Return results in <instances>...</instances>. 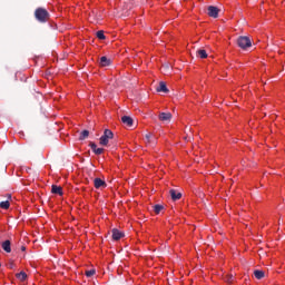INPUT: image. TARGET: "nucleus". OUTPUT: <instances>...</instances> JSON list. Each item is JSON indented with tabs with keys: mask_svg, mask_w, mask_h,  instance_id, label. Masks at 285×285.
<instances>
[{
	"mask_svg": "<svg viewBox=\"0 0 285 285\" xmlns=\"http://www.w3.org/2000/svg\"><path fill=\"white\" fill-rule=\"evenodd\" d=\"M104 148H96L94 153L95 155H104Z\"/></svg>",
	"mask_w": 285,
	"mask_h": 285,
	"instance_id": "22",
	"label": "nucleus"
},
{
	"mask_svg": "<svg viewBox=\"0 0 285 285\" xmlns=\"http://www.w3.org/2000/svg\"><path fill=\"white\" fill-rule=\"evenodd\" d=\"M9 268L12 271V268H14V263H10Z\"/></svg>",
	"mask_w": 285,
	"mask_h": 285,
	"instance_id": "25",
	"label": "nucleus"
},
{
	"mask_svg": "<svg viewBox=\"0 0 285 285\" xmlns=\"http://www.w3.org/2000/svg\"><path fill=\"white\" fill-rule=\"evenodd\" d=\"M237 46L238 48H242V50H248V48L253 46V42L249 37L240 36L237 39Z\"/></svg>",
	"mask_w": 285,
	"mask_h": 285,
	"instance_id": "2",
	"label": "nucleus"
},
{
	"mask_svg": "<svg viewBox=\"0 0 285 285\" xmlns=\"http://www.w3.org/2000/svg\"><path fill=\"white\" fill-rule=\"evenodd\" d=\"M89 146H90L91 150L95 153V150L97 148V144L90 142Z\"/></svg>",
	"mask_w": 285,
	"mask_h": 285,
	"instance_id": "23",
	"label": "nucleus"
},
{
	"mask_svg": "<svg viewBox=\"0 0 285 285\" xmlns=\"http://www.w3.org/2000/svg\"><path fill=\"white\" fill-rule=\"evenodd\" d=\"M121 121L124 126H128V128H132L134 120L130 116H122Z\"/></svg>",
	"mask_w": 285,
	"mask_h": 285,
	"instance_id": "9",
	"label": "nucleus"
},
{
	"mask_svg": "<svg viewBox=\"0 0 285 285\" xmlns=\"http://www.w3.org/2000/svg\"><path fill=\"white\" fill-rule=\"evenodd\" d=\"M51 193L53 195H59L60 197H62L63 196V188H61V186L52 185L51 186Z\"/></svg>",
	"mask_w": 285,
	"mask_h": 285,
	"instance_id": "10",
	"label": "nucleus"
},
{
	"mask_svg": "<svg viewBox=\"0 0 285 285\" xmlns=\"http://www.w3.org/2000/svg\"><path fill=\"white\" fill-rule=\"evenodd\" d=\"M220 9L216 6H208L207 7V14L208 17H212V19H217L219 17Z\"/></svg>",
	"mask_w": 285,
	"mask_h": 285,
	"instance_id": "4",
	"label": "nucleus"
},
{
	"mask_svg": "<svg viewBox=\"0 0 285 285\" xmlns=\"http://www.w3.org/2000/svg\"><path fill=\"white\" fill-rule=\"evenodd\" d=\"M0 268H1V263H0Z\"/></svg>",
	"mask_w": 285,
	"mask_h": 285,
	"instance_id": "28",
	"label": "nucleus"
},
{
	"mask_svg": "<svg viewBox=\"0 0 285 285\" xmlns=\"http://www.w3.org/2000/svg\"><path fill=\"white\" fill-rule=\"evenodd\" d=\"M1 246L4 253H12V243L9 239L2 242Z\"/></svg>",
	"mask_w": 285,
	"mask_h": 285,
	"instance_id": "8",
	"label": "nucleus"
},
{
	"mask_svg": "<svg viewBox=\"0 0 285 285\" xmlns=\"http://www.w3.org/2000/svg\"><path fill=\"white\" fill-rule=\"evenodd\" d=\"M115 137V134H112V130L105 129L104 135L100 137V146H108L109 139H112Z\"/></svg>",
	"mask_w": 285,
	"mask_h": 285,
	"instance_id": "3",
	"label": "nucleus"
},
{
	"mask_svg": "<svg viewBox=\"0 0 285 285\" xmlns=\"http://www.w3.org/2000/svg\"><path fill=\"white\" fill-rule=\"evenodd\" d=\"M197 57H199V59H207L208 58V53L206 52V50L199 49L197 51Z\"/></svg>",
	"mask_w": 285,
	"mask_h": 285,
	"instance_id": "16",
	"label": "nucleus"
},
{
	"mask_svg": "<svg viewBox=\"0 0 285 285\" xmlns=\"http://www.w3.org/2000/svg\"><path fill=\"white\" fill-rule=\"evenodd\" d=\"M145 137H146L147 141H150V137H151L150 134H147Z\"/></svg>",
	"mask_w": 285,
	"mask_h": 285,
	"instance_id": "24",
	"label": "nucleus"
},
{
	"mask_svg": "<svg viewBox=\"0 0 285 285\" xmlns=\"http://www.w3.org/2000/svg\"><path fill=\"white\" fill-rule=\"evenodd\" d=\"M160 121H170L173 119V114L170 112H160L158 116Z\"/></svg>",
	"mask_w": 285,
	"mask_h": 285,
	"instance_id": "11",
	"label": "nucleus"
},
{
	"mask_svg": "<svg viewBox=\"0 0 285 285\" xmlns=\"http://www.w3.org/2000/svg\"><path fill=\"white\" fill-rule=\"evenodd\" d=\"M112 233V239L114 242H119V239H121L122 237H125V234L122 232H120L119 229L117 228H114L111 230Z\"/></svg>",
	"mask_w": 285,
	"mask_h": 285,
	"instance_id": "6",
	"label": "nucleus"
},
{
	"mask_svg": "<svg viewBox=\"0 0 285 285\" xmlns=\"http://www.w3.org/2000/svg\"><path fill=\"white\" fill-rule=\"evenodd\" d=\"M16 277L19 282H26L28 279V274H26V272H20L16 274Z\"/></svg>",
	"mask_w": 285,
	"mask_h": 285,
	"instance_id": "14",
	"label": "nucleus"
},
{
	"mask_svg": "<svg viewBox=\"0 0 285 285\" xmlns=\"http://www.w3.org/2000/svg\"><path fill=\"white\" fill-rule=\"evenodd\" d=\"M158 92H169L168 87L166 86V82L161 81L157 88Z\"/></svg>",
	"mask_w": 285,
	"mask_h": 285,
	"instance_id": "13",
	"label": "nucleus"
},
{
	"mask_svg": "<svg viewBox=\"0 0 285 285\" xmlns=\"http://www.w3.org/2000/svg\"><path fill=\"white\" fill-rule=\"evenodd\" d=\"M0 208H2L3 210H8V208H10V202H8V200L1 202Z\"/></svg>",
	"mask_w": 285,
	"mask_h": 285,
	"instance_id": "20",
	"label": "nucleus"
},
{
	"mask_svg": "<svg viewBox=\"0 0 285 285\" xmlns=\"http://www.w3.org/2000/svg\"><path fill=\"white\" fill-rule=\"evenodd\" d=\"M94 186L95 188L99 189V188H106V186H108L104 179L101 178H95L94 179Z\"/></svg>",
	"mask_w": 285,
	"mask_h": 285,
	"instance_id": "7",
	"label": "nucleus"
},
{
	"mask_svg": "<svg viewBox=\"0 0 285 285\" xmlns=\"http://www.w3.org/2000/svg\"><path fill=\"white\" fill-rule=\"evenodd\" d=\"M89 136H90V131H88V129H85L80 132L79 140L83 141L85 139H88Z\"/></svg>",
	"mask_w": 285,
	"mask_h": 285,
	"instance_id": "15",
	"label": "nucleus"
},
{
	"mask_svg": "<svg viewBox=\"0 0 285 285\" xmlns=\"http://www.w3.org/2000/svg\"><path fill=\"white\" fill-rule=\"evenodd\" d=\"M97 39H100V41L106 40V35L104 33V30H99L96 33Z\"/></svg>",
	"mask_w": 285,
	"mask_h": 285,
	"instance_id": "18",
	"label": "nucleus"
},
{
	"mask_svg": "<svg viewBox=\"0 0 285 285\" xmlns=\"http://www.w3.org/2000/svg\"><path fill=\"white\" fill-rule=\"evenodd\" d=\"M35 17L39 23H46L50 19V12L43 8H38L35 11Z\"/></svg>",
	"mask_w": 285,
	"mask_h": 285,
	"instance_id": "1",
	"label": "nucleus"
},
{
	"mask_svg": "<svg viewBox=\"0 0 285 285\" xmlns=\"http://www.w3.org/2000/svg\"><path fill=\"white\" fill-rule=\"evenodd\" d=\"M22 253H26V246H21Z\"/></svg>",
	"mask_w": 285,
	"mask_h": 285,
	"instance_id": "26",
	"label": "nucleus"
},
{
	"mask_svg": "<svg viewBox=\"0 0 285 285\" xmlns=\"http://www.w3.org/2000/svg\"><path fill=\"white\" fill-rule=\"evenodd\" d=\"M227 282H233V275L229 276V278L227 279Z\"/></svg>",
	"mask_w": 285,
	"mask_h": 285,
	"instance_id": "27",
	"label": "nucleus"
},
{
	"mask_svg": "<svg viewBox=\"0 0 285 285\" xmlns=\"http://www.w3.org/2000/svg\"><path fill=\"white\" fill-rule=\"evenodd\" d=\"M163 209H164V205H155V206H154V213H155L156 215H159V213H161Z\"/></svg>",
	"mask_w": 285,
	"mask_h": 285,
	"instance_id": "19",
	"label": "nucleus"
},
{
	"mask_svg": "<svg viewBox=\"0 0 285 285\" xmlns=\"http://www.w3.org/2000/svg\"><path fill=\"white\" fill-rule=\"evenodd\" d=\"M96 271L95 269H89L86 272V277H92L95 275Z\"/></svg>",
	"mask_w": 285,
	"mask_h": 285,
	"instance_id": "21",
	"label": "nucleus"
},
{
	"mask_svg": "<svg viewBox=\"0 0 285 285\" xmlns=\"http://www.w3.org/2000/svg\"><path fill=\"white\" fill-rule=\"evenodd\" d=\"M100 68H108V66H112V60L106 56H102L99 60Z\"/></svg>",
	"mask_w": 285,
	"mask_h": 285,
	"instance_id": "5",
	"label": "nucleus"
},
{
	"mask_svg": "<svg viewBox=\"0 0 285 285\" xmlns=\"http://www.w3.org/2000/svg\"><path fill=\"white\" fill-rule=\"evenodd\" d=\"M169 195H170L173 202H178V199L181 197V193H179L175 189H170Z\"/></svg>",
	"mask_w": 285,
	"mask_h": 285,
	"instance_id": "12",
	"label": "nucleus"
},
{
	"mask_svg": "<svg viewBox=\"0 0 285 285\" xmlns=\"http://www.w3.org/2000/svg\"><path fill=\"white\" fill-rule=\"evenodd\" d=\"M264 271H259V269H256L254 271V276L256 277V279H264Z\"/></svg>",
	"mask_w": 285,
	"mask_h": 285,
	"instance_id": "17",
	"label": "nucleus"
}]
</instances>
